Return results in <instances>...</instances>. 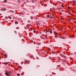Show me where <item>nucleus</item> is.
<instances>
[{"label": "nucleus", "mask_w": 76, "mask_h": 76, "mask_svg": "<svg viewBox=\"0 0 76 76\" xmlns=\"http://www.w3.org/2000/svg\"><path fill=\"white\" fill-rule=\"evenodd\" d=\"M31 13H33V14H34V12H32Z\"/></svg>", "instance_id": "nucleus-24"}, {"label": "nucleus", "mask_w": 76, "mask_h": 76, "mask_svg": "<svg viewBox=\"0 0 76 76\" xmlns=\"http://www.w3.org/2000/svg\"><path fill=\"white\" fill-rule=\"evenodd\" d=\"M7 0H5L4 1V2H6V1H7Z\"/></svg>", "instance_id": "nucleus-18"}, {"label": "nucleus", "mask_w": 76, "mask_h": 76, "mask_svg": "<svg viewBox=\"0 0 76 76\" xmlns=\"http://www.w3.org/2000/svg\"><path fill=\"white\" fill-rule=\"evenodd\" d=\"M3 57H4L3 56V57H2V58H3Z\"/></svg>", "instance_id": "nucleus-51"}, {"label": "nucleus", "mask_w": 76, "mask_h": 76, "mask_svg": "<svg viewBox=\"0 0 76 76\" xmlns=\"http://www.w3.org/2000/svg\"><path fill=\"white\" fill-rule=\"evenodd\" d=\"M69 14H70V12H69Z\"/></svg>", "instance_id": "nucleus-42"}, {"label": "nucleus", "mask_w": 76, "mask_h": 76, "mask_svg": "<svg viewBox=\"0 0 76 76\" xmlns=\"http://www.w3.org/2000/svg\"><path fill=\"white\" fill-rule=\"evenodd\" d=\"M6 72L5 73V75H6V76H10V75L11 73V72L10 71H6Z\"/></svg>", "instance_id": "nucleus-1"}, {"label": "nucleus", "mask_w": 76, "mask_h": 76, "mask_svg": "<svg viewBox=\"0 0 76 76\" xmlns=\"http://www.w3.org/2000/svg\"><path fill=\"white\" fill-rule=\"evenodd\" d=\"M70 20H71V19H69L68 20V22H70Z\"/></svg>", "instance_id": "nucleus-26"}, {"label": "nucleus", "mask_w": 76, "mask_h": 76, "mask_svg": "<svg viewBox=\"0 0 76 76\" xmlns=\"http://www.w3.org/2000/svg\"><path fill=\"white\" fill-rule=\"evenodd\" d=\"M47 17L48 18H51L52 19H53V16H52V15H48L47 16Z\"/></svg>", "instance_id": "nucleus-2"}, {"label": "nucleus", "mask_w": 76, "mask_h": 76, "mask_svg": "<svg viewBox=\"0 0 76 76\" xmlns=\"http://www.w3.org/2000/svg\"><path fill=\"white\" fill-rule=\"evenodd\" d=\"M30 42L31 43H32L33 42V40H31Z\"/></svg>", "instance_id": "nucleus-12"}, {"label": "nucleus", "mask_w": 76, "mask_h": 76, "mask_svg": "<svg viewBox=\"0 0 76 76\" xmlns=\"http://www.w3.org/2000/svg\"><path fill=\"white\" fill-rule=\"evenodd\" d=\"M62 12H64V11L62 10Z\"/></svg>", "instance_id": "nucleus-44"}, {"label": "nucleus", "mask_w": 76, "mask_h": 76, "mask_svg": "<svg viewBox=\"0 0 76 76\" xmlns=\"http://www.w3.org/2000/svg\"><path fill=\"white\" fill-rule=\"evenodd\" d=\"M37 32H38V31H37Z\"/></svg>", "instance_id": "nucleus-56"}, {"label": "nucleus", "mask_w": 76, "mask_h": 76, "mask_svg": "<svg viewBox=\"0 0 76 76\" xmlns=\"http://www.w3.org/2000/svg\"><path fill=\"white\" fill-rule=\"evenodd\" d=\"M50 34H53V31L52 29H50Z\"/></svg>", "instance_id": "nucleus-4"}, {"label": "nucleus", "mask_w": 76, "mask_h": 76, "mask_svg": "<svg viewBox=\"0 0 76 76\" xmlns=\"http://www.w3.org/2000/svg\"><path fill=\"white\" fill-rule=\"evenodd\" d=\"M26 61L25 63H24L25 64H26Z\"/></svg>", "instance_id": "nucleus-33"}, {"label": "nucleus", "mask_w": 76, "mask_h": 76, "mask_svg": "<svg viewBox=\"0 0 76 76\" xmlns=\"http://www.w3.org/2000/svg\"><path fill=\"white\" fill-rule=\"evenodd\" d=\"M56 34H57V33H56Z\"/></svg>", "instance_id": "nucleus-58"}, {"label": "nucleus", "mask_w": 76, "mask_h": 76, "mask_svg": "<svg viewBox=\"0 0 76 76\" xmlns=\"http://www.w3.org/2000/svg\"><path fill=\"white\" fill-rule=\"evenodd\" d=\"M17 29H19V27L17 28Z\"/></svg>", "instance_id": "nucleus-41"}, {"label": "nucleus", "mask_w": 76, "mask_h": 76, "mask_svg": "<svg viewBox=\"0 0 76 76\" xmlns=\"http://www.w3.org/2000/svg\"><path fill=\"white\" fill-rule=\"evenodd\" d=\"M61 7H62L63 8V7H64V6H63V5H61Z\"/></svg>", "instance_id": "nucleus-25"}, {"label": "nucleus", "mask_w": 76, "mask_h": 76, "mask_svg": "<svg viewBox=\"0 0 76 76\" xmlns=\"http://www.w3.org/2000/svg\"><path fill=\"white\" fill-rule=\"evenodd\" d=\"M47 35H46L45 36V37H47Z\"/></svg>", "instance_id": "nucleus-43"}, {"label": "nucleus", "mask_w": 76, "mask_h": 76, "mask_svg": "<svg viewBox=\"0 0 76 76\" xmlns=\"http://www.w3.org/2000/svg\"><path fill=\"white\" fill-rule=\"evenodd\" d=\"M55 75H56V73H55Z\"/></svg>", "instance_id": "nucleus-55"}, {"label": "nucleus", "mask_w": 76, "mask_h": 76, "mask_svg": "<svg viewBox=\"0 0 76 76\" xmlns=\"http://www.w3.org/2000/svg\"><path fill=\"white\" fill-rule=\"evenodd\" d=\"M73 3H75V1H73Z\"/></svg>", "instance_id": "nucleus-20"}, {"label": "nucleus", "mask_w": 76, "mask_h": 76, "mask_svg": "<svg viewBox=\"0 0 76 76\" xmlns=\"http://www.w3.org/2000/svg\"><path fill=\"white\" fill-rule=\"evenodd\" d=\"M29 24L27 25L26 28H29Z\"/></svg>", "instance_id": "nucleus-5"}, {"label": "nucleus", "mask_w": 76, "mask_h": 76, "mask_svg": "<svg viewBox=\"0 0 76 76\" xmlns=\"http://www.w3.org/2000/svg\"><path fill=\"white\" fill-rule=\"evenodd\" d=\"M29 63V61H28V62H26L27 64H28V63Z\"/></svg>", "instance_id": "nucleus-27"}, {"label": "nucleus", "mask_w": 76, "mask_h": 76, "mask_svg": "<svg viewBox=\"0 0 76 76\" xmlns=\"http://www.w3.org/2000/svg\"><path fill=\"white\" fill-rule=\"evenodd\" d=\"M23 13V12H20V15H22V14Z\"/></svg>", "instance_id": "nucleus-22"}, {"label": "nucleus", "mask_w": 76, "mask_h": 76, "mask_svg": "<svg viewBox=\"0 0 76 76\" xmlns=\"http://www.w3.org/2000/svg\"><path fill=\"white\" fill-rule=\"evenodd\" d=\"M51 18H52V17H51Z\"/></svg>", "instance_id": "nucleus-52"}, {"label": "nucleus", "mask_w": 76, "mask_h": 76, "mask_svg": "<svg viewBox=\"0 0 76 76\" xmlns=\"http://www.w3.org/2000/svg\"><path fill=\"white\" fill-rule=\"evenodd\" d=\"M18 67L19 68H20V69H22V67L20 66H18Z\"/></svg>", "instance_id": "nucleus-9"}, {"label": "nucleus", "mask_w": 76, "mask_h": 76, "mask_svg": "<svg viewBox=\"0 0 76 76\" xmlns=\"http://www.w3.org/2000/svg\"><path fill=\"white\" fill-rule=\"evenodd\" d=\"M35 32H36L35 31H34V33H35Z\"/></svg>", "instance_id": "nucleus-35"}, {"label": "nucleus", "mask_w": 76, "mask_h": 76, "mask_svg": "<svg viewBox=\"0 0 76 76\" xmlns=\"http://www.w3.org/2000/svg\"><path fill=\"white\" fill-rule=\"evenodd\" d=\"M56 37H57V36H56Z\"/></svg>", "instance_id": "nucleus-46"}, {"label": "nucleus", "mask_w": 76, "mask_h": 76, "mask_svg": "<svg viewBox=\"0 0 76 76\" xmlns=\"http://www.w3.org/2000/svg\"><path fill=\"white\" fill-rule=\"evenodd\" d=\"M7 17H5V18L6 19H7Z\"/></svg>", "instance_id": "nucleus-37"}, {"label": "nucleus", "mask_w": 76, "mask_h": 76, "mask_svg": "<svg viewBox=\"0 0 76 76\" xmlns=\"http://www.w3.org/2000/svg\"><path fill=\"white\" fill-rule=\"evenodd\" d=\"M48 50H50V48H48Z\"/></svg>", "instance_id": "nucleus-17"}, {"label": "nucleus", "mask_w": 76, "mask_h": 76, "mask_svg": "<svg viewBox=\"0 0 76 76\" xmlns=\"http://www.w3.org/2000/svg\"><path fill=\"white\" fill-rule=\"evenodd\" d=\"M62 39H64V37H62Z\"/></svg>", "instance_id": "nucleus-39"}, {"label": "nucleus", "mask_w": 76, "mask_h": 76, "mask_svg": "<svg viewBox=\"0 0 76 76\" xmlns=\"http://www.w3.org/2000/svg\"><path fill=\"white\" fill-rule=\"evenodd\" d=\"M59 70L60 71L61 70V69H59Z\"/></svg>", "instance_id": "nucleus-34"}, {"label": "nucleus", "mask_w": 76, "mask_h": 76, "mask_svg": "<svg viewBox=\"0 0 76 76\" xmlns=\"http://www.w3.org/2000/svg\"><path fill=\"white\" fill-rule=\"evenodd\" d=\"M46 32H48V31L47 30H46Z\"/></svg>", "instance_id": "nucleus-38"}, {"label": "nucleus", "mask_w": 76, "mask_h": 76, "mask_svg": "<svg viewBox=\"0 0 76 76\" xmlns=\"http://www.w3.org/2000/svg\"><path fill=\"white\" fill-rule=\"evenodd\" d=\"M68 9H70V7H68Z\"/></svg>", "instance_id": "nucleus-28"}, {"label": "nucleus", "mask_w": 76, "mask_h": 76, "mask_svg": "<svg viewBox=\"0 0 76 76\" xmlns=\"http://www.w3.org/2000/svg\"><path fill=\"white\" fill-rule=\"evenodd\" d=\"M52 52L53 54H54V53H55V52H54V51H52Z\"/></svg>", "instance_id": "nucleus-10"}, {"label": "nucleus", "mask_w": 76, "mask_h": 76, "mask_svg": "<svg viewBox=\"0 0 76 76\" xmlns=\"http://www.w3.org/2000/svg\"><path fill=\"white\" fill-rule=\"evenodd\" d=\"M62 57H65V56L64 55H62Z\"/></svg>", "instance_id": "nucleus-29"}, {"label": "nucleus", "mask_w": 76, "mask_h": 76, "mask_svg": "<svg viewBox=\"0 0 76 76\" xmlns=\"http://www.w3.org/2000/svg\"><path fill=\"white\" fill-rule=\"evenodd\" d=\"M50 32V30L49 29H48V32Z\"/></svg>", "instance_id": "nucleus-16"}, {"label": "nucleus", "mask_w": 76, "mask_h": 76, "mask_svg": "<svg viewBox=\"0 0 76 76\" xmlns=\"http://www.w3.org/2000/svg\"><path fill=\"white\" fill-rule=\"evenodd\" d=\"M53 74H54L53 73H52Z\"/></svg>", "instance_id": "nucleus-54"}, {"label": "nucleus", "mask_w": 76, "mask_h": 76, "mask_svg": "<svg viewBox=\"0 0 76 76\" xmlns=\"http://www.w3.org/2000/svg\"><path fill=\"white\" fill-rule=\"evenodd\" d=\"M42 36H45V34H42Z\"/></svg>", "instance_id": "nucleus-30"}, {"label": "nucleus", "mask_w": 76, "mask_h": 76, "mask_svg": "<svg viewBox=\"0 0 76 76\" xmlns=\"http://www.w3.org/2000/svg\"><path fill=\"white\" fill-rule=\"evenodd\" d=\"M15 33H16V31H15Z\"/></svg>", "instance_id": "nucleus-50"}, {"label": "nucleus", "mask_w": 76, "mask_h": 76, "mask_svg": "<svg viewBox=\"0 0 76 76\" xmlns=\"http://www.w3.org/2000/svg\"><path fill=\"white\" fill-rule=\"evenodd\" d=\"M15 24H18V21H15Z\"/></svg>", "instance_id": "nucleus-11"}, {"label": "nucleus", "mask_w": 76, "mask_h": 76, "mask_svg": "<svg viewBox=\"0 0 76 76\" xmlns=\"http://www.w3.org/2000/svg\"><path fill=\"white\" fill-rule=\"evenodd\" d=\"M5 70L6 72V69H5Z\"/></svg>", "instance_id": "nucleus-47"}, {"label": "nucleus", "mask_w": 76, "mask_h": 76, "mask_svg": "<svg viewBox=\"0 0 76 76\" xmlns=\"http://www.w3.org/2000/svg\"><path fill=\"white\" fill-rule=\"evenodd\" d=\"M37 0H32V2H33V1H37Z\"/></svg>", "instance_id": "nucleus-21"}, {"label": "nucleus", "mask_w": 76, "mask_h": 76, "mask_svg": "<svg viewBox=\"0 0 76 76\" xmlns=\"http://www.w3.org/2000/svg\"><path fill=\"white\" fill-rule=\"evenodd\" d=\"M5 63L6 64H8V63H7H7Z\"/></svg>", "instance_id": "nucleus-31"}, {"label": "nucleus", "mask_w": 76, "mask_h": 76, "mask_svg": "<svg viewBox=\"0 0 76 76\" xmlns=\"http://www.w3.org/2000/svg\"><path fill=\"white\" fill-rule=\"evenodd\" d=\"M2 10H3V11H6V9L4 8L2 9Z\"/></svg>", "instance_id": "nucleus-7"}, {"label": "nucleus", "mask_w": 76, "mask_h": 76, "mask_svg": "<svg viewBox=\"0 0 76 76\" xmlns=\"http://www.w3.org/2000/svg\"><path fill=\"white\" fill-rule=\"evenodd\" d=\"M28 22H29V21H28Z\"/></svg>", "instance_id": "nucleus-49"}, {"label": "nucleus", "mask_w": 76, "mask_h": 76, "mask_svg": "<svg viewBox=\"0 0 76 76\" xmlns=\"http://www.w3.org/2000/svg\"><path fill=\"white\" fill-rule=\"evenodd\" d=\"M44 0V1H45V0Z\"/></svg>", "instance_id": "nucleus-45"}, {"label": "nucleus", "mask_w": 76, "mask_h": 76, "mask_svg": "<svg viewBox=\"0 0 76 76\" xmlns=\"http://www.w3.org/2000/svg\"><path fill=\"white\" fill-rule=\"evenodd\" d=\"M8 18H9V19H12V17H8Z\"/></svg>", "instance_id": "nucleus-15"}, {"label": "nucleus", "mask_w": 76, "mask_h": 76, "mask_svg": "<svg viewBox=\"0 0 76 76\" xmlns=\"http://www.w3.org/2000/svg\"><path fill=\"white\" fill-rule=\"evenodd\" d=\"M31 18L32 19H33V17H31Z\"/></svg>", "instance_id": "nucleus-32"}, {"label": "nucleus", "mask_w": 76, "mask_h": 76, "mask_svg": "<svg viewBox=\"0 0 76 76\" xmlns=\"http://www.w3.org/2000/svg\"><path fill=\"white\" fill-rule=\"evenodd\" d=\"M52 9H53V10H55L56 9H55V8H54V7H53L52 8Z\"/></svg>", "instance_id": "nucleus-19"}, {"label": "nucleus", "mask_w": 76, "mask_h": 76, "mask_svg": "<svg viewBox=\"0 0 76 76\" xmlns=\"http://www.w3.org/2000/svg\"><path fill=\"white\" fill-rule=\"evenodd\" d=\"M54 32V33H56V32Z\"/></svg>", "instance_id": "nucleus-53"}, {"label": "nucleus", "mask_w": 76, "mask_h": 76, "mask_svg": "<svg viewBox=\"0 0 76 76\" xmlns=\"http://www.w3.org/2000/svg\"><path fill=\"white\" fill-rule=\"evenodd\" d=\"M9 76H11V75H9Z\"/></svg>", "instance_id": "nucleus-48"}, {"label": "nucleus", "mask_w": 76, "mask_h": 76, "mask_svg": "<svg viewBox=\"0 0 76 76\" xmlns=\"http://www.w3.org/2000/svg\"><path fill=\"white\" fill-rule=\"evenodd\" d=\"M39 59L38 57H37V59Z\"/></svg>", "instance_id": "nucleus-40"}, {"label": "nucleus", "mask_w": 76, "mask_h": 76, "mask_svg": "<svg viewBox=\"0 0 76 76\" xmlns=\"http://www.w3.org/2000/svg\"><path fill=\"white\" fill-rule=\"evenodd\" d=\"M60 66H60V65H58L57 66V68H58V67H60Z\"/></svg>", "instance_id": "nucleus-8"}, {"label": "nucleus", "mask_w": 76, "mask_h": 76, "mask_svg": "<svg viewBox=\"0 0 76 76\" xmlns=\"http://www.w3.org/2000/svg\"><path fill=\"white\" fill-rule=\"evenodd\" d=\"M36 19L37 20V19H38V18H36Z\"/></svg>", "instance_id": "nucleus-36"}, {"label": "nucleus", "mask_w": 76, "mask_h": 76, "mask_svg": "<svg viewBox=\"0 0 76 76\" xmlns=\"http://www.w3.org/2000/svg\"><path fill=\"white\" fill-rule=\"evenodd\" d=\"M18 3H20V0H18Z\"/></svg>", "instance_id": "nucleus-13"}, {"label": "nucleus", "mask_w": 76, "mask_h": 76, "mask_svg": "<svg viewBox=\"0 0 76 76\" xmlns=\"http://www.w3.org/2000/svg\"><path fill=\"white\" fill-rule=\"evenodd\" d=\"M36 25H39V22H36Z\"/></svg>", "instance_id": "nucleus-6"}, {"label": "nucleus", "mask_w": 76, "mask_h": 76, "mask_svg": "<svg viewBox=\"0 0 76 76\" xmlns=\"http://www.w3.org/2000/svg\"><path fill=\"white\" fill-rule=\"evenodd\" d=\"M17 75H18V76H20V74H19V73H18V74H17Z\"/></svg>", "instance_id": "nucleus-14"}, {"label": "nucleus", "mask_w": 76, "mask_h": 76, "mask_svg": "<svg viewBox=\"0 0 76 76\" xmlns=\"http://www.w3.org/2000/svg\"><path fill=\"white\" fill-rule=\"evenodd\" d=\"M46 33H47V32H46Z\"/></svg>", "instance_id": "nucleus-57"}, {"label": "nucleus", "mask_w": 76, "mask_h": 76, "mask_svg": "<svg viewBox=\"0 0 76 76\" xmlns=\"http://www.w3.org/2000/svg\"><path fill=\"white\" fill-rule=\"evenodd\" d=\"M54 4V6H56V5H57V4Z\"/></svg>", "instance_id": "nucleus-23"}, {"label": "nucleus", "mask_w": 76, "mask_h": 76, "mask_svg": "<svg viewBox=\"0 0 76 76\" xmlns=\"http://www.w3.org/2000/svg\"><path fill=\"white\" fill-rule=\"evenodd\" d=\"M4 56L5 57H4V58H7V54H4Z\"/></svg>", "instance_id": "nucleus-3"}]
</instances>
